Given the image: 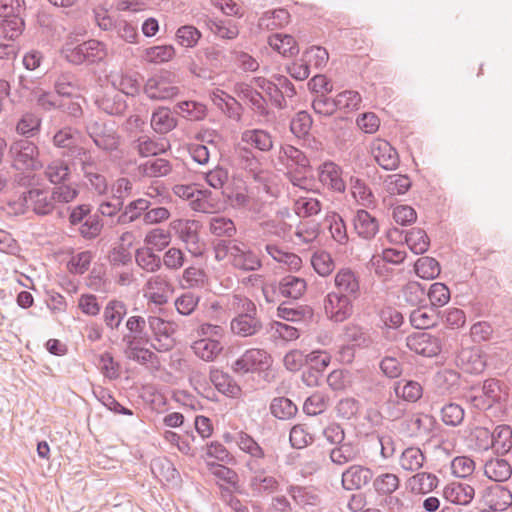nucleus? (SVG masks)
I'll list each match as a JSON object with an SVG mask.
<instances>
[{
  "label": "nucleus",
  "mask_w": 512,
  "mask_h": 512,
  "mask_svg": "<svg viewBox=\"0 0 512 512\" xmlns=\"http://www.w3.org/2000/svg\"><path fill=\"white\" fill-rule=\"evenodd\" d=\"M359 455V449L352 442H343L335 445L329 451L330 461L337 466L354 462L359 458Z\"/></svg>",
  "instance_id": "25"
},
{
  "label": "nucleus",
  "mask_w": 512,
  "mask_h": 512,
  "mask_svg": "<svg viewBox=\"0 0 512 512\" xmlns=\"http://www.w3.org/2000/svg\"><path fill=\"white\" fill-rule=\"evenodd\" d=\"M93 394L108 410L115 414L126 416H132L134 414L131 409L121 405L106 388L99 386L93 390Z\"/></svg>",
  "instance_id": "49"
},
{
  "label": "nucleus",
  "mask_w": 512,
  "mask_h": 512,
  "mask_svg": "<svg viewBox=\"0 0 512 512\" xmlns=\"http://www.w3.org/2000/svg\"><path fill=\"white\" fill-rule=\"evenodd\" d=\"M244 312L232 319L230 327L231 331L240 337H249L258 334L263 324L256 316L257 308L255 304L246 299L243 303Z\"/></svg>",
  "instance_id": "4"
},
{
  "label": "nucleus",
  "mask_w": 512,
  "mask_h": 512,
  "mask_svg": "<svg viewBox=\"0 0 512 512\" xmlns=\"http://www.w3.org/2000/svg\"><path fill=\"white\" fill-rule=\"evenodd\" d=\"M373 477L374 472L370 467L353 464L342 472L341 485L346 491H357L369 485Z\"/></svg>",
  "instance_id": "9"
},
{
  "label": "nucleus",
  "mask_w": 512,
  "mask_h": 512,
  "mask_svg": "<svg viewBox=\"0 0 512 512\" xmlns=\"http://www.w3.org/2000/svg\"><path fill=\"white\" fill-rule=\"evenodd\" d=\"M432 417L424 414H413L402 422L410 436H419L427 434L430 430L426 422L431 423Z\"/></svg>",
  "instance_id": "60"
},
{
  "label": "nucleus",
  "mask_w": 512,
  "mask_h": 512,
  "mask_svg": "<svg viewBox=\"0 0 512 512\" xmlns=\"http://www.w3.org/2000/svg\"><path fill=\"white\" fill-rule=\"evenodd\" d=\"M171 170V163L164 158L149 159L138 166L139 174L150 178L166 176Z\"/></svg>",
  "instance_id": "34"
},
{
  "label": "nucleus",
  "mask_w": 512,
  "mask_h": 512,
  "mask_svg": "<svg viewBox=\"0 0 512 512\" xmlns=\"http://www.w3.org/2000/svg\"><path fill=\"white\" fill-rule=\"evenodd\" d=\"M230 261L234 268L243 271H256L262 266L258 254L246 244L238 241L233 247H230Z\"/></svg>",
  "instance_id": "10"
},
{
  "label": "nucleus",
  "mask_w": 512,
  "mask_h": 512,
  "mask_svg": "<svg viewBox=\"0 0 512 512\" xmlns=\"http://www.w3.org/2000/svg\"><path fill=\"white\" fill-rule=\"evenodd\" d=\"M312 123V117L308 112L299 111L291 120L290 130L296 137L304 138L309 134Z\"/></svg>",
  "instance_id": "63"
},
{
  "label": "nucleus",
  "mask_w": 512,
  "mask_h": 512,
  "mask_svg": "<svg viewBox=\"0 0 512 512\" xmlns=\"http://www.w3.org/2000/svg\"><path fill=\"white\" fill-rule=\"evenodd\" d=\"M61 55L71 64L90 65L104 60L107 56V51L105 45L95 39L79 44H75L73 40H67L62 46Z\"/></svg>",
  "instance_id": "1"
},
{
  "label": "nucleus",
  "mask_w": 512,
  "mask_h": 512,
  "mask_svg": "<svg viewBox=\"0 0 512 512\" xmlns=\"http://www.w3.org/2000/svg\"><path fill=\"white\" fill-rule=\"evenodd\" d=\"M219 341L210 338H203L195 341L192 345L194 353L204 361H213L222 351Z\"/></svg>",
  "instance_id": "39"
},
{
  "label": "nucleus",
  "mask_w": 512,
  "mask_h": 512,
  "mask_svg": "<svg viewBox=\"0 0 512 512\" xmlns=\"http://www.w3.org/2000/svg\"><path fill=\"white\" fill-rule=\"evenodd\" d=\"M439 317L440 312L435 308L420 307L411 312L410 323L416 329L425 330L436 326Z\"/></svg>",
  "instance_id": "29"
},
{
  "label": "nucleus",
  "mask_w": 512,
  "mask_h": 512,
  "mask_svg": "<svg viewBox=\"0 0 512 512\" xmlns=\"http://www.w3.org/2000/svg\"><path fill=\"white\" fill-rule=\"evenodd\" d=\"M271 357L263 349L252 348L246 350L232 365L236 373L246 374L267 368L270 365Z\"/></svg>",
  "instance_id": "8"
},
{
  "label": "nucleus",
  "mask_w": 512,
  "mask_h": 512,
  "mask_svg": "<svg viewBox=\"0 0 512 512\" xmlns=\"http://www.w3.org/2000/svg\"><path fill=\"white\" fill-rule=\"evenodd\" d=\"M26 197L34 213L40 216L50 214L55 208V202L50 191L32 188L26 191Z\"/></svg>",
  "instance_id": "18"
},
{
  "label": "nucleus",
  "mask_w": 512,
  "mask_h": 512,
  "mask_svg": "<svg viewBox=\"0 0 512 512\" xmlns=\"http://www.w3.org/2000/svg\"><path fill=\"white\" fill-rule=\"evenodd\" d=\"M370 152L377 164L385 170H395L400 163L399 154L384 139H375L370 145Z\"/></svg>",
  "instance_id": "12"
},
{
  "label": "nucleus",
  "mask_w": 512,
  "mask_h": 512,
  "mask_svg": "<svg viewBox=\"0 0 512 512\" xmlns=\"http://www.w3.org/2000/svg\"><path fill=\"white\" fill-rule=\"evenodd\" d=\"M306 289V281L294 275H286L277 283L278 295L291 299L290 301L299 299Z\"/></svg>",
  "instance_id": "21"
},
{
  "label": "nucleus",
  "mask_w": 512,
  "mask_h": 512,
  "mask_svg": "<svg viewBox=\"0 0 512 512\" xmlns=\"http://www.w3.org/2000/svg\"><path fill=\"white\" fill-rule=\"evenodd\" d=\"M434 381L443 393L452 394L460 387V373L454 369H442L434 377Z\"/></svg>",
  "instance_id": "36"
},
{
  "label": "nucleus",
  "mask_w": 512,
  "mask_h": 512,
  "mask_svg": "<svg viewBox=\"0 0 512 512\" xmlns=\"http://www.w3.org/2000/svg\"><path fill=\"white\" fill-rule=\"evenodd\" d=\"M329 397L322 392H315L310 395L303 404V411L309 416H316L323 413L329 406Z\"/></svg>",
  "instance_id": "59"
},
{
  "label": "nucleus",
  "mask_w": 512,
  "mask_h": 512,
  "mask_svg": "<svg viewBox=\"0 0 512 512\" xmlns=\"http://www.w3.org/2000/svg\"><path fill=\"white\" fill-rule=\"evenodd\" d=\"M41 123L42 120L37 114L25 112L16 124V132L26 139L34 137L41 129Z\"/></svg>",
  "instance_id": "44"
},
{
  "label": "nucleus",
  "mask_w": 512,
  "mask_h": 512,
  "mask_svg": "<svg viewBox=\"0 0 512 512\" xmlns=\"http://www.w3.org/2000/svg\"><path fill=\"white\" fill-rule=\"evenodd\" d=\"M205 23L213 34L222 39L232 40L235 39L239 34L238 25L236 22L230 19L217 20L207 18Z\"/></svg>",
  "instance_id": "35"
},
{
  "label": "nucleus",
  "mask_w": 512,
  "mask_h": 512,
  "mask_svg": "<svg viewBox=\"0 0 512 512\" xmlns=\"http://www.w3.org/2000/svg\"><path fill=\"white\" fill-rule=\"evenodd\" d=\"M30 208L29 199L26 197V191L15 194L10 198L2 201L1 209L8 216H20L27 212Z\"/></svg>",
  "instance_id": "47"
},
{
  "label": "nucleus",
  "mask_w": 512,
  "mask_h": 512,
  "mask_svg": "<svg viewBox=\"0 0 512 512\" xmlns=\"http://www.w3.org/2000/svg\"><path fill=\"white\" fill-rule=\"evenodd\" d=\"M238 97L247 102L250 108L260 116L268 115L267 101L252 85L240 83L236 86Z\"/></svg>",
  "instance_id": "16"
},
{
  "label": "nucleus",
  "mask_w": 512,
  "mask_h": 512,
  "mask_svg": "<svg viewBox=\"0 0 512 512\" xmlns=\"http://www.w3.org/2000/svg\"><path fill=\"white\" fill-rule=\"evenodd\" d=\"M249 485L252 491L258 494L273 493L279 488L278 480L266 473L258 476H251Z\"/></svg>",
  "instance_id": "58"
},
{
  "label": "nucleus",
  "mask_w": 512,
  "mask_h": 512,
  "mask_svg": "<svg viewBox=\"0 0 512 512\" xmlns=\"http://www.w3.org/2000/svg\"><path fill=\"white\" fill-rule=\"evenodd\" d=\"M484 473L495 482H504L511 477L512 467L507 460L495 458L485 463Z\"/></svg>",
  "instance_id": "32"
},
{
  "label": "nucleus",
  "mask_w": 512,
  "mask_h": 512,
  "mask_svg": "<svg viewBox=\"0 0 512 512\" xmlns=\"http://www.w3.org/2000/svg\"><path fill=\"white\" fill-rule=\"evenodd\" d=\"M353 299L329 292L324 300V310L327 317L334 322H343L353 314Z\"/></svg>",
  "instance_id": "7"
},
{
  "label": "nucleus",
  "mask_w": 512,
  "mask_h": 512,
  "mask_svg": "<svg viewBox=\"0 0 512 512\" xmlns=\"http://www.w3.org/2000/svg\"><path fill=\"white\" fill-rule=\"evenodd\" d=\"M146 320L142 316H131L126 321V328L129 334L123 336V341L128 347L134 344L149 343V336L145 332Z\"/></svg>",
  "instance_id": "22"
},
{
  "label": "nucleus",
  "mask_w": 512,
  "mask_h": 512,
  "mask_svg": "<svg viewBox=\"0 0 512 512\" xmlns=\"http://www.w3.org/2000/svg\"><path fill=\"white\" fill-rule=\"evenodd\" d=\"M135 261L137 265L146 272H155L159 270L162 265L160 256L156 255L150 247L137 249Z\"/></svg>",
  "instance_id": "52"
},
{
  "label": "nucleus",
  "mask_w": 512,
  "mask_h": 512,
  "mask_svg": "<svg viewBox=\"0 0 512 512\" xmlns=\"http://www.w3.org/2000/svg\"><path fill=\"white\" fill-rule=\"evenodd\" d=\"M52 143L56 148L62 149V156L68 157L78 148L77 139L74 135L72 128L64 127L59 129L52 137Z\"/></svg>",
  "instance_id": "37"
},
{
  "label": "nucleus",
  "mask_w": 512,
  "mask_h": 512,
  "mask_svg": "<svg viewBox=\"0 0 512 512\" xmlns=\"http://www.w3.org/2000/svg\"><path fill=\"white\" fill-rule=\"evenodd\" d=\"M371 482L376 494L382 497L393 494L400 486L399 477L396 474L388 472L379 474L375 478L373 477Z\"/></svg>",
  "instance_id": "42"
},
{
  "label": "nucleus",
  "mask_w": 512,
  "mask_h": 512,
  "mask_svg": "<svg viewBox=\"0 0 512 512\" xmlns=\"http://www.w3.org/2000/svg\"><path fill=\"white\" fill-rule=\"evenodd\" d=\"M175 75L169 71L161 70L150 77L144 85V93L152 100H167L176 96L179 88L172 84Z\"/></svg>",
  "instance_id": "5"
},
{
  "label": "nucleus",
  "mask_w": 512,
  "mask_h": 512,
  "mask_svg": "<svg viewBox=\"0 0 512 512\" xmlns=\"http://www.w3.org/2000/svg\"><path fill=\"white\" fill-rule=\"evenodd\" d=\"M412 182L407 175H389L385 181V190L390 195H403L411 188Z\"/></svg>",
  "instance_id": "61"
},
{
  "label": "nucleus",
  "mask_w": 512,
  "mask_h": 512,
  "mask_svg": "<svg viewBox=\"0 0 512 512\" xmlns=\"http://www.w3.org/2000/svg\"><path fill=\"white\" fill-rule=\"evenodd\" d=\"M475 490L472 486L463 483H451L443 489L444 498L454 504L467 505L474 498Z\"/></svg>",
  "instance_id": "24"
},
{
  "label": "nucleus",
  "mask_w": 512,
  "mask_h": 512,
  "mask_svg": "<svg viewBox=\"0 0 512 512\" xmlns=\"http://www.w3.org/2000/svg\"><path fill=\"white\" fill-rule=\"evenodd\" d=\"M96 104L103 112L115 116L123 115L128 107L124 95L116 90L106 92L98 97Z\"/></svg>",
  "instance_id": "19"
},
{
  "label": "nucleus",
  "mask_w": 512,
  "mask_h": 512,
  "mask_svg": "<svg viewBox=\"0 0 512 512\" xmlns=\"http://www.w3.org/2000/svg\"><path fill=\"white\" fill-rule=\"evenodd\" d=\"M505 388L506 386L500 380L490 378L483 382L482 393L493 406L506 402L508 393Z\"/></svg>",
  "instance_id": "40"
},
{
  "label": "nucleus",
  "mask_w": 512,
  "mask_h": 512,
  "mask_svg": "<svg viewBox=\"0 0 512 512\" xmlns=\"http://www.w3.org/2000/svg\"><path fill=\"white\" fill-rule=\"evenodd\" d=\"M44 174L55 185L64 183L70 178V165L63 159L52 160L46 166Z\"/></svg>",
  "instance_id": "38"
},
{
  "label": "nucleus",
  "mask_w": 512,
  "mask_h": 512,
  "mask_svg": "<svg viewBox=\"0 0 512 512\" xmlns=\"http://www.w3.org/2000/svg\"><path fill=\"white\" fill-rule=\"evenodd\" d=\"M280 160H286L288 169H295L299 174H305L310 169V161L308 157L300 149L285 145L280 150Z\"/></svg>",
  "instance_id": "20"
},
{
  "label": "nucleus",
  "mask_w": 512,
  "mask_h": 512,
  "mask_svg": "<svg viewBox=\"0 0 512 512\" xmlns=\"http://www.w3.org/2000/svg\"><path fill=\"white\" fill-rule=\"evenodd\" d=\"M210 232L217 237L232 238L236 232V226L230 218L224 216H213L209 221Z\"/></svg>",
  "instance_id": "55"
},
{
  "label": "nucleus",
  "mask_w": 512,
  "mask_h": 512,
  "mask_svg": "<svg viewBox=\"0 0 512 512\" xmlns=\"http://www.w3.org/2000/svg\"><path fill=\"white\" fill-rule=\"evenodd\" d=\"M126 314V304L123 301L113 299L104 308L103 320L105 325L111 330L118 329Z\"/></svg>",
  "instance_id": "30"
},
{
  "label": "nucleus",
  "mask_w": 512,
  "mask_h": 512,
  "mask_svg": "<svg viewBox=\"0 0 512 512\" xmlns=\"http://www.w3.org/2000/svg\"><path fill=\"white\" fill-rule=\"evenodd\" d=\"M71 161V165L76 167L79 166L81 173L84 175L90 170H95L98 162L96 158L92 155L90 150L83 146H79L78 148H74L72 154L68 156Z\"/></svg>",
  "instance_id": "41"
},
{
  "label": "nucleus",
  "mask_w": 512,
  "mask_h": 512,
  "mask_svg": "<svg viewBox=\"0 0 512 512\" xmlns=\"http://www.w3.org/2000/svg\"><path fill=\"white\" fill-rule=\"evenodd\" d=\"M152 206L150 200L146 198H139L130 202L125 210L119 215V224H128L138 219L143 212L148 210Z\"/></svg>",
  "instance_id": "46"
},
{
  "label": "nucleus",
  "mask_w": 512,
  "mask_h": 512,
  "mask_svg": "<svg viewBox=\"0 0 512 512\" xmlns=\"http://www.w3.org/2000/svg\"><path fill=\"white\" fill-rule=\"evenodd\" d=\"M392 390L396 398H399L405 404L417 403L424 393L423 385L413 379L402 378L395 381Z\"/></svg>",
  "instance_id": "14"
},
{
  "label": "nucleus",
  "mask_w": 512,
  "mask_h": 512,
  "mask_svg": "<svg viewBox=\"0 0 512 512\" xmlns=\"http://www.w3.org/2000/svg\"><path fill=\"white\" fill-rule=\"evenodd\" d=\"M493 433L494 450L498 454H505L512 448V428L502 424L495 427Z\"/></svg>",
  "instance_id": "53"
},
{
  "label": "nucleus",
  "mask_w": 512,
  "mask_h": 512,
  "mask_svg": "<svg viewBox=\"0 0 512 512\" xmlns=\"http://www.w3.org/2000/svg\"><path fill=\"white\" fill-rule=\"evenodd\" d=\"M195 58L210 70V68H219L222 65L224 53L218 46H208L197 50Z\"/></svg>",
  "instance_id": "54"
},
{
  "label": "nucleus",
  "mask_w": 512,
  "mask_h": 512,
  "mask_svg": "<svg viewBox=\"0 0 512 512\" xmlns=\"http://www.w3.org/2000/svg\"><path fill=\"white\" fill-rule=\"evenodd\" d=\"M440 264L432 257H420L415 263L416 274L426 280H432L440 274Z\"/></svg>",
  "instance_id": "56"
},
{
  "label": "nucleus",
  "mask_w": 512,
  "mask_h": 512,
  "mask_svg": "<svg viewBox=\"0 0 512 512\" xmlns=\"http://www.w3.org/2000/svg\"><path fill=\"white\" fill-rule=\"evenodd\" d=\"M177 126V119L167 107H159L151 116V127L158 134H166Z\"/></svg>",
  "instance_id": "27"
},
{
  "label": "nucleus",
  "mask_w": 512,
  "mask_h": 512,
  "mask_svg": "<svg viewBox=\"0 0 512 512\" xmlns=\"http://www.w3.org/2000/svg\"><path fill=\"white\" fill-rule=\"evenodd\" d=\"M85 131L99 149L112 152L120 145V136L114 129L102 119L91 118L86 121Z\"/></svg>",
  "instance_id": "3"
},
{
  "label": "nucleus",
  "mask_w": 512,
  "mask_h": 512,
  "mask_svg": "<svg viewBox=\"0 0 512 512\" xmlns=\"http://www.w3.org/2000/svg\"><path fill=\"white\" fill-rule=\"evenodd\" d=\"M241 142L261 152H268L273 148L271 134L263 129L246 130L241 135Z\"/></svg>",
  "instance_id": "26"
},
{
  "label": "nucleus",
  "mask_w": 512,
  "mask_h": 512,
  "mask_svg": "<svg viewBox=\"0 0 512 512\" xmlns=\"http://www.w3.org/2000/svg\"><path fill=\"white\" fill-rule=\"evenodd\" d=\"M210 381L219 392L230 397H236L241 391L240 386L237 385L230 375L217 369L211 370Z\"/></svg>",
  "instance_id": "33"
},
{
  "label": "nucleus",
  "mask_w": 512,
  "mask_h": 512,
  "mask_svg": "<svg viewBox=\"0 0 512 512\" xmlns=\"http://www.w3.org/2000/svg\"><path fill=\"white\" fill-rule=\"evenodd\" d=\"M405 242L415 254H423L430 245V239L421 228H412L405 233Z\"/></svg>",
  "instance_id": "48"
},
{
  "label": "nucleus",
  "mask_w": 512,
  "mask_h": 512,
  "mask_svg": "<svg viewBox=\"0 0 512 512\" xmlns=\"http://www.w3.org/2000/svg\"><path fill=\"white\" fill-rule=\"evenodd\" d=\"M179 238L185 243L186 249L193 256H201L204 252V243L200 241V223L196 220H180L177 225Z\"/></svg>",
  "instance_id": "11"
},
{
  "label": "nucleus",
  "mask_w": 512,
  "mask_h": 512,
  "mask_svg": "<svg viewBox=\"0 0 512 512\" xmlns=\"http://www.w3.org/2000/svg\"><path fill=\"white\" fill-rule=\"evenodd\" d=\"M270 412L274 417L280 420H288L297 414L298 408L290 399L286 397H276L270 404Z\"/></svg>",
  "instance_id": "51"
},
{
  "label": "nucleus",
  "mask_w": 512,
  "mask_h": 512,
  "mask_svg": "<svg viewBox=\"0 0 512 512\" xmlns=\"http://www.w3.org/2000/svg\"><path fill=\"white\" fill-rule=\"evenodd\" d=\"M278 317L291 322H306L313 317V309L294 301H284L277 308Z\"/></svg>",
  "instance_id": "17"
},
{
  "label": "nucleus",
  "mask_w": 512,
  "mask_h": 512,
  "mask_svg": "<svg viewBox=\"0 0 512 512\" xmlns=\"http://www.w3.org/2000/svg\"><path fill=\"white\" fill-rule=\"evenodd\" d=\"M425 459L420 448L411 446L401 453L399 464L404 470L414 472L422 468Z\"/></svg>",
  "instance_id": "45"
},
{
  "label": "nucleus",
  "mask_w": 512,
  "mask_h": 512,
  "mask_svg": "<svg viewBox=\"0 0 512 512\" xmlns=\"http://www.w3.org/2000/svg\"><path fill=\"white\" fill-rule=\"evenodd\" d=\"M407 348L424 357L437 356L442 350L439 337L425 331L414 332L406 337Z\"/></svg>",
  "instance_id": "6"
},
{
  "label": "nucleus",
  "mask_w": 512,
  "mask_h": 512,
  "mask_svg": "<svg viewBox=\"0 0 512 512\" xmlns=\"http://www.w3.org/2000/svg\"><path fill=\"white\" fill-rule=\"evenodd\" d=\"M465 410L457 403L449 402L441 408V420L450 427H457L463 423Z\"/></svg>",
  "instance_id": "57"
},
{
  "label": "nucleus",
  "mask_w": 512,
  "mask_h": 512,
  "mask_svg": "<svg viewBox=\"0 0 512 512\" xmlns=\"http://www.w3.org/2000/svg\"><path fill=\"white\" fill-rule=\"evenodd\" d=\"M270 47L284 57H293L299 53V47L293 36L276 33L268 38Z\"/></svg>",
  "instance_id": "31"
},
{
  "label": "nucleus",
  "mask_w": 512,
  "mask_h": 512,
  "mask_svg": "<svg viewBox=\"0 0 512 512\" xmlns=\"http://www.w3.org/2000/svg\"><path fill=\"white\" fill-rule=\"evenodd\" d=\"M345 337L352 346L359 348H367L372 343L369 332L358 325H348L345 330Z\"/></svg>",
  "instance_id": "62"
},
{
  "label": "nucleus",
  "mask_w": 512,
  "mask_h": 512,
  "mask_svg": "<svg viewBox=\"0 0 512 512\" xmlns=\"http://www.w3.org/2000/svg\"><path fill=\"white\" fill-rule=\"evenodd\" d=\"M103 229V222L98 214L89 215L78 229L79 234L86 240L98 237Z\"/></svg>",
  "instance_id": "64"
},
{
  "label": "nucleus",
  "mask_w": 512,
  "mask_h": 512,
  "mask_svg": "<svg viewBox=\"0 0 512 512\" xmlns=\"http://www.w3.org/2000/svg\"><path fill=\"white\" fill-rule=\"evenodd\" d=\"M408 486L414 494H427L437 488L438 477L429 472H418L407 481Z\"/></svg>",
  "instance_id": "28"
},
{
  "label": "nucleus",
  "mask_w": 512,
  "mask_h": 512,
  "mask_svg": "<svg viewBox=\"0 0 512 512\" xmlns=\"http://www.w3.org/2000/svg\"><path fill=\"white\" fill-rule=\"evenodd\" d=\"M319 181L329 189L342 193L346 185L342 179V168L332 161H325L318 168Z\"/></svg>",
  "instance_id": "15"
},
{
  "label": "nucleus",
  "mask_w": 512,
  "mask_h": 512,
  "mask_svg": "<svg viewBox=\"0 0 512 512\" xmlns=\"http://www.w3.org/2000/svg\"><path fill=\"white\" fill-rule=\"evenodd\" d=\"M489 502L495 512L505 510L512 505V493L508 488L496 484L489 489Z\"/></svg>",
  "instance_id": "50"
},
{
  "label": "nucleus",
  "mask_w": 512,
  "mask_h": 512,
  "mask_svg": "<svg viewBox=\"0 0 512 512\" xmlns=\"http://www.w3.org/2000/svg\"><path fill=\"white\" fill-rule=\"evenodd\" d=\"M9 154L17 170L38 171L43 167L38 146L28 139L12 142Z\"/></svg>",
  "instance_id": "2"
},
{
  "label": "nucleus",
  "mask_w": 512,
  "mask_h": 512,
  "mask_svg": "<svg viewBox=\"0 0 512 512\" xmlns=\"http://www.w3.org/2000/svg\"><path fill=\"white\" fill-rule=\"evenodd\" d=\"M406 257L405 251L387 248L384 249L382 255H373L369 264L375 269L377 274H382V267L385 263L400 264Z\"/></svg>",
  "instance_id": "43"
},
{
  "label": "nucleus",
  "mask_w": 512,
  "mask_h": 512,
  "mask_svg": "<svg viewBox=\"0 0 512 512\" xmlns=\"http://www.w3.org/2000/svg\"><path fill=\"white\" fill-rule=\"evenodd\" d=\"M354 228L359 237L371 240L379 232V222L366 210H358L354 216Z\"/></svg>",
  "instance_id": "23"
},
{
  "label": "nucleus",
  "mask_w": 512,
  "mask_h": 512,
  "mask_svg": "<svg viewBox=\"0 0 512 512\" xmlns=\"http://www.w3.org/2000/svg\"><path fill=\"white\" fill-rule=\"evenodd\" d=\"M335 292L356 300L360 296V282L358 275L350 268L340 269L335 277Z\"/></svg>",
  "instance_id": "13"
}]
</instances>
